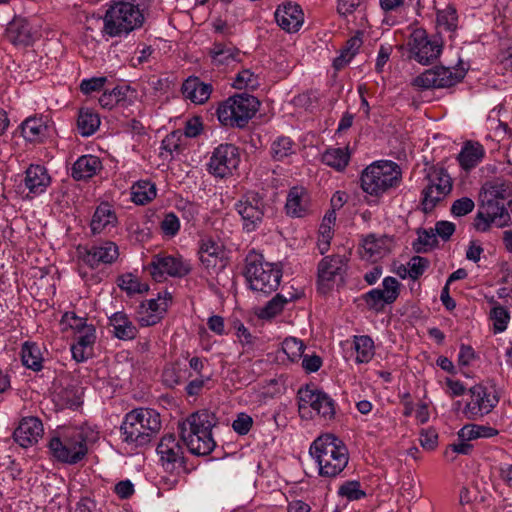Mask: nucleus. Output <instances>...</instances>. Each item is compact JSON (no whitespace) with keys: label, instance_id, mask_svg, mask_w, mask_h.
I'll use <instances>...</instances> for the list:
<instances>
[{"label":"nucleus","instance_id":"nucleus-60","mask_svg":"<svg viewBox=\"0 0 512 512\" xmlns=\"http://www.w3.org/2000/svg\"><path fill=\"white\" fill-rule=\"evenodd\" d=\"M172 297L169 293H166L165 297H158L157 299H149L147 300L146 305H143V309H146L148 312H153L155 314H159L164 316L165 312L168 308V302L171 301Z\"/></svg>","mask_w":512,"mask_h":512},{"label":"nucleus","instance_id":"nucleus-44","mask_svg":"<svg viewBox=\"0 0 512 512\" xmlns=\"http://www.w3.org/2000/svg\"><path fill=\"white\" fill-rule=\"evenodd\" d=\"M354 349L356 351L357 363H368L372 360L374 351V342L370 336H354Z\"/></svg>","mask_w":512,"mask_h":512},{"label":"nucleus","instance_id":"nucleus-52","mask_svg":"<svg viewBox=\"0 0 512 512\" xmlns=\"http://www.w3.org/2000/svg\"><path fill=\"white\" fill-rule=\"evenodd\" d=\"M159 226L162 234L167 238H174L181 228L180 220L173 212L165 213Z\"/></svg>","mask_w":512,"mask_h":512},{"label":"nucleus","instance_id":"nucleus-15","mask_svg":"<svg viewBox=\"0 0 512 512\" xmlns=\"http://www.w3.org/2000/svg\"><path fill=\"white\" fill-rule=\"evenodd\" d=\"M239 162L238 148L233 144H221L212 152L208 163V171L215 177L224 178L232 175Z\"/></svg>","mask_w":512,"mask_h":512},{"label":"nucleus","instance_id":"nucleus-38","mask_svg":"<svg viewBox=\"0 0 512 512\" xmlns=\"http://www.w3.org/2000/svg\"><path fill=\"white\" fill-rule=\"evenodd\" d=\"M297 144L288 136H278L272 141L270 155L274 161H285L296 154Z\"/></svg>","mask_w":512,"mask_h":512},{"label":"nucleus","instance_id":"nucleus-9","mask_svg":"<svg viewBox=\"0 0 512 512\" xmlns=\"http://www.w3.org/2000/svg\"><path fill=\"white\" fill-rule=\"evenodd\" d=\"M299 410L311 408L324 420H332L336 415L337 404L335 400L325 391L314 384H307L298 390Z\"/></svg>","mask_w":512,"mask_h":512},{"label":"nucleus","instance_id":"nucleus-58","mask_svg":"<svg viewBox=\"0 0 512 512\" xmlns=\"http://www.w3.org/2000/svg\"><path fill=\"white\" fill-rule=\"evenodd\" d=\"M210 375H201V377H196L189 381L185 386V393L189 397H195L202 393L205 386L210 382Z\"/></svg>","mask_w":512,"mask_h":512},{"label":"nucleus","instance_id":"nucleus-13","mask_svg":"<svg viewBox=\"0 0 512 512\" xmlns=\"http://www.w3.org/2000/svg\"><path fill=\"white\" fill-rule=\"evenodd\" d=\"M511 223V217L504 202L493 201L482 197L481 210L477 214L475 227L478 231L487 232L492 225L504 228Z\"/></svg>","mask_w":512,"mask_h":512},{"label":"nucleus","instance_id":"nucleus-40","mask_svg":"<svg viewBox=\"0 0 512 512\" xmlns=\"http://www.w3.org/2000/svg\"><path fill=\"white\" fill-rule=\"evenodd\" d=\"M361 248V255L363 258L376 260L385 254L386 243L383 238L376 237L375 234H369L363 239Z\"/></svg>","mask_w":512,"mask_h":512},{"label":"nucleus","instance_id":"nucleus-63","mask_svg":"<svg viewBox=\"0 0 512 512\" xmlns=\"http://www.w3.org/2000/svg\"><path fill=\"white\" fill-rule=\"evenodd\" d=\"M253 425V419L246 413H239L233 421L232 427L239 435H246Z\"/></svg>","mask_w":512,"mask_h":512},{"label":"nucleus","instance_id":"nucleus-32","mask_svg":"<svg viewBox=\"0 0 512 512\" xmlns=\"http://www.w3.org/2000/svg\"><path fill=\"white\" fill-rule=\"evenodd\" d=\"M108 320L109 325L113 328V335L117 339L128 341L136 338L138 329L125 312H115Z\"/></svg>","mask_w":512,"mask_h":512},{"label":"nucleus","instance_id":"nucleus-64","mask_svg":"<svg viewBox=\"0 0 512 512\" xmlns=\"http://www.w3.org/2000/svg\"><path fill=\"white\" fill-rule=\"evenodd\" d=\"M419 442L424 449L433 450L438 444V434L434 429H423L419 435Z\"/></svg>","mask_w":512,"mask_h":512},{"label":"nucleus","instance_id":"nucleus-3","mask_svg":"<svg viewBox=\"0 0 512 512\" xmlns=\"http://www.w3.org/2000/svg\"><path fill=\"white\" fill-rule=\"evenodd\" d=\"M160 429V414L150 408H137L128 412L120 427L123 442L137 447L148 444Z\"/></svg>","mask_w":512,"mask_h":512},{"label":"nucleus","instance_id":"nucleus-8","mask_svg":"<svg viewBox=\"0 0 512 512\" xmlns=\"http://www.w3.org/2000/svg\"><path fill=\"white\" fill-rule=\"evenodd\" d=\"M428 184L422 195L423 210L431 212L436 205L452 191L453 181L447 170L439 165L429 168L427 173Z\"/></svg>","mask_w":512,"mask_h":512},{"label":"nucleus","instance_id":"nucleus-21","mask_svg":"<svg viewBox=\"0 0 512 512\" xmlns=\"http://www.w3.org/2000/svg\"><path fill=\"white\" fill-rule=\"evenodd\" d=\"M274 17L278 26L287 33L297 32L304 23V13L301 6L293 2L279 5Z\"/></svg>","mask_w":512,"mask_h":512},{"label":"nucleus","instance_id":"nucleus-37","mask_svg":"<svg viewBox=\"0 0 512 512\" xmlns=\"http://www.w3.org/2000/svg\"><path fill=\"white\" fill-rule=\"evenodd\" d=\"M101 124L99 114L91 108H81L78 112L77 129L81 136L93 135Z\"/></svg>","mask_w":512,"mask_h":512},{"label":"nucleus","instance_id":"nucleus-10","mask_svg":"<svg viewBox=\"0 0 512 512\" xmlns=\"http://www.w3.org/2000/svg\"><path fill=\"white\" fill-rule=\"evenodd\" d=\"M234 206L241 217L242 228L245 232L250 233L260 227L264 219L266 205L258 192H246Z\"/></svg>","mask_w":512,"mask_h":512},{"label":"nucleus","instance_id":"nucleus-24","mask_svg":"<svg viewBox=\"0 0 512 512\" xmlns=\"http://www.w3.org/2000/svg\"><path fill=\"white\" fill-rule=\"evenodd\" d=\"M43 433V424L39 418L25 417L15 429L13 438L20 446L27 448L37 443Z\"/></svg>","mask_w":512,"mask_h":512},{"label":"nucleus","instance_id":"nucleus-34","mask_svg":"<svg viewBox=\"0 0 512 512\" xmlns=\"http://www.w3.org/2000/svg\"><path fill=\"white\" fill-rule=\"evenodd\" d=\"M215 66H228L239 61L240 51L231 43L215 42L209 50Z\"/></svg>","mask_w":512,"mask_h":512},{"label":"nucleus","instance_id":"nucleus-26","mask_svg":"<svg viewBox=\"0 0 512 512\" xmlns=\"http://www.w3.org/2000/svg\"><path fill=\"white\" fill-rule=\"evenodd\" d=\"M198 256L201 264L208 271L223 268L224 247L212 238H204L199 242Z\"/></svg>","mask_w":512,"mask_h":512},{"label":"nucleus","instance_id":"nucleus-20","mask_svg":"<svg viewBox=\"0 0 512 512\" xmlns=\"http://www.w3.org/2000/svg\"><path fill=\"white\" fill-rule=\"evenodd\" d=\"M346 265V259L341 255L324 257L318 264V289L326 293L335 281L336 276L341 275Z\"/></svg>","mask_w":512,"mask_h":512},{"label":"nucleus","instance_id":"nucleus-28","mask_svg":"<svg viewBox=\"0 0 512 512\" xmlns=\"http://www.w3.org/2000/svg\"><path fill=\"white\" fill-rule=\"evenodd\" d=\"M24 184L31 194L40 195L50 186L51 177L43 165L31 164L25 171Z\"/></svg>","mask_w":512,"mask_h":512},{"label":"nucleus","instance_id":"nucleus-5","mask_svg":"<svg viewBox=\"0 0 512 512\" xmlns=\"http://www.w3.org/2000/svg\"><path fill=\"white\" fill-rule=\"evenodd\" d=\"M361 188L368 195L380 198L392 189H396L402 181L400 166L389 160L375 161L361 173Z\"/></svg>","mask_w":512,"mask_h":512},{"label":"nucleus","instance_id":"nucleus-62","mask_svg":"<svg viewBox=\"0 0 512 512\" xmlns=\"http://www.w3.org/2000/svg\"><path fill=\"white\" fill-rule=\"evenodd\" d=\"M366 0H337V12L341 16H348L365 5Z\"/></svg>","mask_w":512,"mask_h":512},{"label":"nucleus","instance_id":"nucleus-56","mask_svg":"<svg viewBox=\"0 0 512 512\" xmlns=\"http://www.w3.org/2000/svg\"><path fill=\"white\" fill-rule=\"evenodd\" d=\"M118 286L128 294L141 293L143 291L138 278L131 273L120 276Z\"/></svg>","mask_w":512,"mask_h":512},{"label":"nucleus","instance_id":"nucleus-53","mask_svg":"<svg viewBox=\"0 0 512 512\" xmlns=\"http://www.w3.org/2000/svg\"><path fill=\"white\" fill-rule=\"evenodd\" d=\"M382 286L381 292L386 297L387 304H393L400 294V282L396 278L388 276L383 279Z\"/></svg>","mask_w":512,"mask_h":512},{"label":"nucleus","instance_id":"nucleus-46","mask_svg":"<svg viewBox=\"0 0 512 512\" xmlns=\"http://www.w3.org/2000/svg\"><path fill=\"white\" fill-rule=\"evenodd\" d=\"M418 238L413 243V249L417 253H425L438 245L436 233L433 228L417 230Z\"/></svg>","mask_w":512,"mask_h":512},{"label":"nucleus","instance_id":"nucleus-42","mask_svg":"<svg viewBox=\"0 0 512 512\" xmlns=\"http://www.w3.org/2000/svg\"><path fill=\"white\" fill-rule=\"evenodd\" d=\"M21 360L23 365L35 372L43 368V357L39 346L36 343L25 342L21 349Z\"/></svg>","mask_w":512,"mask_h":512},{"label":"nucleus","instance_id":"nucleus-25","mask_svg":"<svg viewBox=\"0 0 512 512\" xmlns=\"http://www.w3.org/2000/svg\"><path fill=\"white\" fill-rule=\"evenodd\" d=\"M288 216L302 218L311 212V199L308 190L303 186H293L288 191L285 203Z\"/></svg>","mask_w":512,"mask_h":512},{"label":"nucleus","instance_id":"nucleus-12","mask_svg":"<svg viewBox=\"0 0 512 512\" xmlns=\"http://www.w3.org/2000/svg\"><path fill=\"white\" fill-rule=\"evenodd\" d=\"M464 76V69L438 66L415 77L412 84L422 89L446 88L459 83Z\"/></svg>","mask_w":512,"mask_h":512},{"label":"nucleus","instance_id":"nucleus-14","mask_svg":"<svg viewBox=\"0 0 512 512\" xmlns=\"http://www.w3.org/2000/svg\"><path fill=\"white\" fill-rule=\"evenodd\" d=\"M470 401L466 403L463 414L469 420H476L490 413L499 402L497 395L481 384L469 389Z\"/></svg>","mask_w":512,"mask_h":512},{"label":"nucleus","instance_id":"nucleus-45","mask_svg":"<svg viewBox=\"0 0 512 512\" xmlns=\"http://www.w3.org/2000/svg\"><path fill=\"white\" fill-rule=\"evenodd\" d=\"M437 26L445 31L454 32L458 27V14L454 5L448 4L436 10Z\"/></svg>","mask_w":512,"mask_h":512},{"label":"nucleus","instance_id":"nucleus-30","mask_svg":"<svg viewBox=\"0 0 512 512\" xmlns=\"http://www.w3.org/2000/svg\"><path fill=\"white\" fill-rule=\"evenodd\" d=\"M103 168L99 157L88 154L80 156L71 167V176L76 181L88 180Z\"/></svg>","mask_w":512,"mask_h":512},{"label":"nucleus","instance_id":"nucleus-51","mask_svg":"<svg viewBox=\"0 0 512 512\" xmlns=\"http://www.w3.org/2000/svg\"><path fill=\"white\" fill-rule=\"evenodd\" d=\"M490 318L493 321V332L497 334L502 333L507 329L510 314L505 307L496 305L491 309Z\"/></svg>","mask_w":512,"mask_h":512},{"label":"nucleus","instance_id":"nucleus-48","mask_svg":"<svg viewBox=\"0 0 512 512\" xmlns=\"http://www.w3.org/2000/svg\"><path fill=\"white\" fill-rule=\"evenodd\" d=\"M338 495L348 501H356L366 497V492L361 488L359 481L348 480L339 486Z\"/></svg>","mask_w":512,"mask_h":512},{"label":"nucleus","instance_id":"nucleus-29","mask_svg":"<svg viewBox=\"0 0 512 512\" xmlns=\"http://www.w3.org/2000/svg\"><path fill=\"white\" fill-rule=\"evenodd\" d=\"M213 87L210 83H205L199 77L187 78L181 87V92L185 99L195 104H204L210 98Z\"/></svg>","mask_w":512,"mask_h":512},{"label":"nucleus","instance_id":"nucleus-27","mask_svg":"<svg viewBox=\"0 0 512 512\" xmlns=\"http://www.w3.org/2000/svg\"><path fill=\"white\" fill-rule=\"evenodd\" d=\"M6 39L15 46H29L34 41V35L29 21L21 16H14L5 30Z\"/></svg>","mask_w":512,"mask_h":512},{"label":"nucleus","instance_id":"nucleus-11","mask_svg":"<svg viewBox=\"0 0 512 512\" xmlns=\"http://www.w3.org/2000/svg\"><path fill=\"white\" fill-rule=\"evenodd\" d=\"M146 269L155 281H162L167 276L182 278L191 271L189 262L182 257H176L164 253L156 254Z\"/></svg>","mask_w":512,"mask_h":512},{"label":"nucleus","instance_id":"nucleus-33","mask_svg":"<svg viewBox=\"0 0 512 512\" xmlns=\"http://www.w3.org/2000/svg\"><path fill=\"white\" fill-rule=\"evenodd\" d=\"M484 156L485 149L482 144L476 141H467L458 154L457 160L463 170L470 171L483 160Z\"/></svg>","mask_w":512,"mask_h":512},{"label":"nucleus","instance_id":"nucleus-43","mask_svg":"<svg viewBox=\"0 0 512 512\" xmlns=\"http://www.w3.org/2000/svg\"><path fill=\"white\" fill-rule=\"evenodd\" d=\"M498 430L487 425L467 424L458 431V438L462 441H471L478 438H492L498 435Z\"/></svg>","mask_w":512,"mask_h":512},{"label":"nucleus","instance_id":"nucleus-39","mask_svg":"<svg viewBox=\"0 0 512 512\" xmlns=\"http://www.w3.org/2000/svg\"><path fill=\"white\" fill-rule=\"evenodd\" d=\"M321 161L335 169L336 171H343L348 166L350 161V153L348 148H335L330 147L324 151L321 156Z\"/></svg>","mask_w":512,"mask_h":512},{"label":"nucleus","instance_id":"nucleus-59","mask_svg":"<svg viewBox=\"0 0 512 512\" xmlns=\"http://www.w3.org/2000/svg\"><path fill=\"white\" fill-rule=\"evenodd\" d=\"M107 82V77H92L90 79H83L80 83V90L83 94L89 95L93 92L101 91Z\"/></svg>","mask_w":512,"mask_h":512},{"label":"nucleus","instance_id":"nucleus-41","mask_svg":"<svg viewBox=\"0 0 512 512\" xmlns=\"http://www.w3.org/2000/svg\"><path fill=\"white\" fill-rule=\"evenodd\" d=\"M157 195L156 186L148 180H140L131 188V199L137 205L151 202Z\"/></svg>","mask_w":512,"mask_h":512},{"label":"nucleus","instance_id":"nucleus-19","mask_svg":"<svg viewBox=\"0 0 512 512\" xmlns=\"http://www.w3.org/2000/svg\"><path fill=\"white\" fill-rule=\"evenodd\" d=\"M115 208L109 202H101L91 217L90 230L93 235H108L118 226Z\"/></svg>","mask_w":512,"mask_h":512},{"label":"nucleus","instance_id":"nucleus-4","mask_svg":"<svg viewBox=\"0 0 512 512\" xmlns=\"http://www.w3.org/2000/svg\"><path fill=\"white\" fill-rule=\"evenodd\" d=\"M282 275L281 266L266 261L262 254L255 251L247 254L244 276L249 288L254 292L264 296L270 295L278 289Z\"/></svg>","mask_w":512,"mask_h":512},{"label":"nucleus","instance_id":"nucleus-49","mask_svg":"<svg viewBox=\"0 0 512 512\" xmlns=\"http://www.w3.org/2000/svg\"><path fill=\"white\" fill-rule=\"evenodd\" d=\"M305 348L304 343L294 337H287L282 342V350L291 362H298L301 360Z\"/></svg>","mask_w":512,"mask_h":512},{"label":"nucleus","instance_id":"nucleus-35","mask_svg":"<svg viewBox=\"0 0 512 512\" xmlns=\"http://www.w3.org/2000/svg\"><path fill=\"white\" fill-rule=\"evenodd\" d=\"M21 133L29 142H42L48 136L49 127L42 117H29L21 124Z\"/></svg>","mask_w":512,"mask_h":512},{"label":"nucleus","instance_id":"nucleus-50","mask_svg":"<svg viewBox=\"0 0 512 512\" xmlns=\"http://www.w3.org/2000/svg\"><path fill=\"white\" fill-rule=\"evenodd\" d=\"M362 299L367 305L368 309L376 313L383 312L385 306L388 305L386 297L379 288L371 289L370 291L366 292L362 295Z\"/></svg>","mask_w":512,"mask_h":512},{"label":"nucleus","instance_id":"nucleus-6","mask_svg":"<svg viewBox=\"0 0 512 512\" xmlns=\"http://www.w3.org/2000/svg\"><path fill=\"white\" fill-rule=\"evenodd\" d=\"M52 457L61 463L74 465L88 454L87 436L77 428L52 437L48 444Z\"/></svg>","mask_w":512,"mask_h":512},{"label":"nucleus","instance_id":"nucleus-61","mask_svg":"<svg viewBox=\"0 0 512 512\" xmlns=\"http://www.w3.org/2000/svg\"><path fill=\"white\" fill-rule=\"evenodd\" d=\"M474 201L468 197H462L453 202L450 212L455 217H462L473 211Z\"/></svg>","mask_w":512,"mask_h":512},{"label":"nucleus","instance_id":"nucleus-55","mask_svg":"<svg viewBox=\"0 0 512 512\" xmlns=\"http://www.w3.org/2000/svg\"><path fill=\"white\" fill-rule=\"evenodd\" d=\"M429 260L421 256H413L407 263L409 268V277L417 280L421 277L429 267Z\"/></svg>","mask_w":512,"mask_h":512},{"label":"nucleus","instance_id":"nucleus-57","mask_svg":"<svg viewBox=\"0 0 512 512\" xmlns=\"http://www.w3.org/2000/svg\"><path fill=\"white\" fill-rule=\"evenodd\" d=\"M258 85L257 76L249 69H244L237 74L233 86L237 89L254 88Z\"/></svg>","mask_w":512,"mask_h":512},{"label":"nucleus","instance_id":"nucleus-22","mask_svg":"<svg viewBox=\"0 0 512 512\" xmlns=\"http://www.w3.org/2000/svg\"><path fill=\"white\" fill-rule=\"evenodd\" d=\"M218 423L216 415L206 409H202L190 414L183 422H180L178 428L180 432L200 433L208 436L212 435V429Z\"/></svg>","mask_w":512,"mask_h":512},{"label":"nucleus","instance_id":"nucleus-47","mask_svg":"<svg viewBox=\"0 0 512 512\" xmlns=\"http://www.w3.org/2000/svg\"><path fill=\"white\" fill-rule=\"evenodd\" d=\"M285 308V305L281 301V297L275 295L270 299L263 307L256 310L255 314L259 319L271 320L279 315Z\"/></svg>","mask_w":512,"mask_h":512},{"label":"nucleus","instance_id":"nucleus-7","mask_svg":"<svg viewBox=\"0 0 512 512\" xmlns=\"http://www.w3.org/2000/svg\"><path fill=\"white\" fill-rule=\"evenodd\" d=\"M259 107L256 97L239 94L228 98L217 109L218 120L225 126L244 127Z\"/></svg>","mask_w":512,"mask_h":512},{"label":"nucleus","instance_id":"nucleus-1","mask_svg":"<svg viewBox=\"0 0 512 512\" xmlns=\"http://www.w3.org/2000/svg\"><path fill=\"white\" fill-rule=\"evenodd\" d=\"M150 5L151 0H111L103 16L102 34L123 37L140 29Z\"/></svg>","mask_w":512,"mask_h":512},{"label":"nucleus","instance_id":"nucleus-16","mask_svg":"<svg viewBox=\"0 0 512 512\" xmlns=\"http://www.w3.org/2000/svg\"><path fill=\"white\" fill-rule=\"evenodd\" d=\"M79 259L92 269L100 264H112L119 257V248L115 242L103 241L91 246L78 247Z\"/></svg>","mask_w":512,"mask_h":512},{"label":"nucleus","instance_id":"nucleus-23","mask_svg":"<svg viewBox=\"0 0 512 512\" xmlns=\"http://www.w3.org/2000/svg\"><path fill=\"white\" fill-rule=\"evenodd\" d=\"M96 341V329L93 325L82 323L77 326L75 343L71 345L73 358L83 362L92 355L93 345Z\"/></svg>","mask_w":512,"mask_h":512},{"label":"nucleus","instance_id":"nucleus-54","mask_svg":"<svg viewBox=\"0 0 512 512\" xmlns=\"http://www.w3.org/2000/svg\"><path fill=\"white\" fill-rule=\"evenodd\" d=\"M177 210L181 213V216L187 222L196 221L200 207L197 203L181 199L176 203Z\"/></svg>","mask_w":512,"mask_h":512},{"label":"nucleus","instance_id":"nucleus-18","mask_svg":"<svg viewBox=\"0 0 512 512\" xmlns=\"http://www.w3.org/2000/svg\"><path fill=\"white\" fill-rule=\"evenodd\" d=\"M409 46L412 57L422 65L430 64L437 59L442 49L439 41L430 39L423 29H416L412 32Z\"/></svg>","mask_w":512,"mask_h":512},{"label":"nucleus","instance_id":"nucleus-2","mask_svg":"<svg viewBox=\"0 0 512 512\" xmlns=\"http://www.w3.org/2000/svg\"><path fill=\"white\" fill-rule=\"evenodd\" d=\"M309 453L318 465L319 475L334 478L343 472L349 462L346 445L333 434H324L316 438Z\"/></svg>","mask_w":512,"mask_h":512},{"label":"nucleus","instance_id":"nucleus-17","mask_svg":"<svg viewBox=\"0 0 512 512\" xmlns=\"http://www.w3.org/2000/svg\"><path fill=\"white\" fill-rule=\"evenodd\" d=\"M157 453L166 471L179 473L185 469L183 446L174 434H166L161 438Z\"/></svg>","mask_w":512,"mask_h":512},{"label":"nucleus","instance_id":"nucleus-36","mask_svg":"<svg viewBox=\"0 0 512 512\" xmlns=\"http://www.w3.org/2000/svg\"><path fill=\"white\" fill-rule=\"evenodd\" d=\"M481 197L492 199L493 201L504 202L512 197V182L509 180L496 178L483 185Z\"/></svg>","mask_w":512,"mask_h":512},{"label":"nucleus","instance_id":"nucleus-31","mask_svg":"<svg viewBox=\"0 0 512 512\" xmlns=\"http://www.w3.org/2000/svg\"><path fill=\"white\" fill-rule=\"evenodd\" d=\"M180 435L190 453L197 456H205L210 454L216 446V442L213 436H208L206 434H200L196 432L195 434L189 432H180Z\"/></svg>","mask_w":512,"mask_h":512}]
</instances>
